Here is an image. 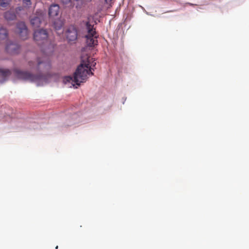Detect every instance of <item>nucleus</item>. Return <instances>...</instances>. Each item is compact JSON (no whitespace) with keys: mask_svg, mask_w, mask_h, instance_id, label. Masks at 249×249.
I'll list each match as a JSON object with an SVG mask.
<instances>
[{"mask_svg":"<svg viewBox=\"0 0 249 249\" xmlns=\"http://www.w3.org/2000/svg\"><path fill=\"white\" fill-rule=\"evenodd\" d=\"M112 0H105L107 3H109Z\"/></svg>","mask_w":249,"mask_h":249,"instance_id":"nucleus-17","label":"nucleus"},{"mask_svg":"<svg viewBox=\"0 0 249 249\" xmlns=\"http://www.w3.org/2000/svg\"><path fill=\"white\" fill-rule=\"evenodd\" d=\"M30 22L34 27L37 28L39 27L41 22V20L39 17L34 16L33 18H31Z\"/></svg>","mask_w":249,"mask_h":249,"instance_id":"nucleus-11","label":"nucleus"},{"mask_svg":"<svg viewBox=\"0 0 249 249\" xmlns=\"http://www.w3.org/2000/svg\"><path fill=\"white\" fill-rule=\"evenodd\" d=\"M11 74V72L8 70H2L0 69V76L4 78V80H6Z\"/></svg>","mask_w":249,"mask_h":249,"instance_id":"nucleus-13","label":"nucleus"},{"mask_svg":"<svg viewBox=\"0 0 249 249\" xmlns=\"http://www.w3.org/2000/svg\"><path fill=\"white\" fill-rule=\"evenodd\" d=\"M5 49L8 53L17 54L19 52L20 47L17 43H10L6 45Z\"/></svg>","mask_w":249,"mask_h":249,"instance_id":"nucleus-9","label":"nucleus"},{"mask_svg":"<svg viewBox=\"0 0 249 249\" xmlns=\"http://www.w3.org/2000/svg\"><path fill=\"white\" fill-rule=\"evenodd\" d=\"M53 44H49L48 48H45L43 51V53L45 54L44 56L42 58H37L35 61H29V68L33 71H44L49 70L51 68V63L48 55L53 52Z\"/></svg>","mask_w":249,"mask_h":249,"instance_id":"nucleus-2","label":"nucleus"},{"mask_svg":"<svg viewBox=\"0 0 249 249\" xmlns=\"http://www.w3.org/2000/svg\"><path fill=\"white\" fill-rule=\"evenodd\" d=\"M48 35L47 32L46 30L44 29L36 30L35 31L34 34V38L39 45L41 44H48Z\"/></svg>","mask_w":249,"mask_h":249,"instance_id":"nucleus-5","label":"nucleus"},{"mask_svg":"<svg viewBox=\"0 0 249 249\" xmlns=\"http://www.w3.org/2000/svg\"><path fill=\"white\" fill-rule=\"evenodd\" d=\"M60 7L57 4H53L49 8L48 15L50 18H54L59 15Z\"/></svg>","mask_w":249,"mask_h":249,"instance_id":"nucleus-8","label":"nucleus"},{"mask_svg":"<svg viewBox=\"0 0 249 249\" xmlns=\"http://www.w3.org/2000/svg\"><path fill=\"white\" fill-rule=\"evenodd\" d=\"M16 76L20 79L28 80L31 82L37 81L41 80L43 76L40 75H34L26 71H21L18 70L15 71Z\"/></svg>","mask_w":249,"mask_h":249,"instance_id":"nucleus-4","label":"nucleus"},{"mask_svg":"<svg viewBox=\"0 0 249 249\" xmlns=\"http://www.w3.org/2000/svg\"><path fill=\"white\" fill-rule=\"evenodd\" d=\"M17 32L21 39L25 40L28 38V32L24 22H19L17 25Z\"/></svg>","mask_w":249,"mask_h":249,"instance_id":"nucleus-7","label":"nucleus"},{"mask_svg":"<svg viewBox=\"0 0 249 249\" xmlns=\"http://www.w3.org/2000/svg\"><path fill=\"white\" fill-rule=\"evenodd\" d=\"M4 18L8 21L14 20L16 19L17 16L13 11H8L6 12L4 15Z\"/></svg>","mask_w":249,"mask_h":249,"instance_id":"nucleus-10","label":"nucleus"},{"mask_svg":"<svg viewBox=\"0 0 249 249\" xmlns=\"http://www.w3.org/2000/svg\"><path fill=\"white\" fill-rule=\"evenodd\" d=\"M85 25L88 34L85 36L86 38L87 45L89 47H93L97 45V35L95 28H94V25L90 23V21H83Z\"/></svg>","mask_w":249,"mask_h":249,"instance_id":"nucleus-3","label":"nucleus"},{"mask_svg":"<svg viewBox=\"0 0 249 249\" xmlns=\"http://www.w3.org/2000/svg\"><path fill=\"white\" fill-rule=\"evenodd\" d=\"M77 30L73 25L69 26L66 30V36L69 42L76 41L77 38Z\"/></svg>","mask_w":249,"mask_h":249,"instance_id":"nucleus-6","label":"nucleus"},{"mask_svg":"<svg viewBox=\"0 0 249 249\" xmlns=\"http://www.w3.org/2000/svg\"><path fill=\"white\" fill-rule=\"evenodd\" d=\"M96 63L95 60L88 55L81 57V63L77 67L74 73L73 77L66 76L64 78L65 82H74L77 86H80V83L85 82L88 78V75H93L91 70H94Z\"/></svg>","mask_w":249,"mask_h":249,"instance_id":"nucleus-1","label":"nucleus"},{"mask_svg":"<svg viewBox=\"0 0 249 249\" xmlns=\"http://www.w3.org/2000/svg\"><path fill=\"white\" fill-rule=\"evenodd\" d=\"M22 3L24 5L27 6H29L32 4L31 0H22Z\"/></svg>","mask_w":249,"mask_h":249,"instance_id":"nucleus-15","label":"nucleus"},{"mask_svg":"<svg viewBox=\"0 0 249 249\" xmlns=\"http://www.w3.org/2000/svg\"><path fill=\"white\" fill-rule=\"evenodd\" d=\"M55 249H58V246H57L55 247Z\"/></svg>","mask_w":249,"mask_h":249,"instance_id":"nucleus-18","label":"nucleus"},{"mask_svg":"<svg viewBox=\"0 0 249 249\" xmlns=\"http://www.w3.org/2000/svg\"><path fill=\"white\" fill-rule=\"evenodd\" d=\"M8 5V3L5 0H0V7L6 8Z\"/></svg>","mask_w":249,"mask_h":249,"instance_id":"nucleus-14","label":"nucleus"},{"mask_svg":"<svg viewBox=\"0 0 249 249\" xmlns=\"http://www.w3.org/2000/svg\"><path fill=\"white\" fill-rule=\"evenodd\" d=\"M8 36L7 31L5 28L0 26V40L7 38Z\"/></svg>","mask_w":249,"mask_h":249,"instance_id":"nucleus-12","label":"nucleus"},{"mask_svg":"<svg viewBox=\"0 0 249 249\" xmlns=\"http://www.w3.org/2000/svg\"><path fill=\"white\" fill-rule=\"evenodd\" d=\"M61 1L62 3L65 5H67L71 2V0H61Z\"/></svg>","mask_w":249,"mask_h":249,"instance_id":"nucleus-16","label":"nucleus"}]
</instances>
